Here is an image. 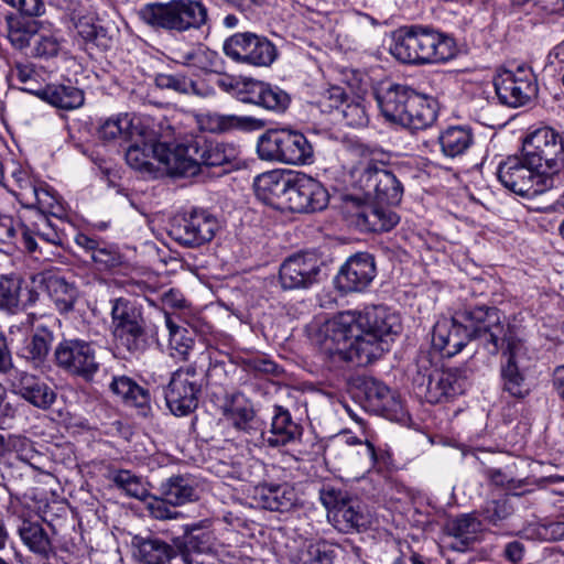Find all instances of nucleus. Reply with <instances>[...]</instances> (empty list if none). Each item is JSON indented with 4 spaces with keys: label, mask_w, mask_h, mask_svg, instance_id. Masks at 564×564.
<instances>
[{
    "label": "nucleus",
    "mask_w": 564,
    "mask_h": 564,
    "mask_svg": "<svg viewBox=\"0 0 564 564\" xmlns=\"http://www.w3.org/2000/svg\"><path fill=\"white\" fill-rule=\"evenodd\" d=\"M402 329L398 314L383 305L346 311L314 327L311 338L323 352L356 366H367L389 349Z\"/></svg>",
    "instance_id": "nucleus-1"
},
{
    "label": "nucleus",
    "mask_w": 564,
    "mask_h": 564,
    "mask_svg": "<svg viewBox=\"0 0 564 564\" xmlns=\"http://www.w3.org/2000/svg\"><path fill=\"white\" fill-rule=\"evenodd\" d=\"M506 316L489 306L465 307L451 318L438 319L432 332V346L443 357L458 354L468 341L475 340L489 355L498 354V339L503 336Z\"/></svg>",
    "instance_id": "nucleus-2"
},
{
    "label": "nucleus",
    "mask_w": 564,
    "mask_h": 564,
    "mask_svg": "<svg viewBox=\"0 0 564 564\" xmlns=\"http://www.w3.org/2000/svg\"><path fill=\"white\" fill-rule=\"evenodd\" d=\"M389 51L398 61L414 65L444 63L457 53L452 36L422 25H412L395 32Z\"/></svg>",
    "instance_id": "nucleus-3"
},
{
    "label": "nucleus",
    "mask_w": 564,
    "mask_h": 564,
    "mask_svg": "<svg viewBox=\"0 0 564 564\" xmlns=\"http://www.w3.org/2000/svg\"><path fill=\"white\" fill-rule=\"evenodd\" d=\"M199 362L200 372L196 364L177 369L164 391L166 405L175 416H186L197 408L203 377L209 381L217 371H224L221 362L212 364L208 352L200 355Z\"/></svg>",
    "instance_id": "nucleus-4"
},
{
    "label": "nucleus",
    "mask_w": 564,
    "mask_h": 564,
    "mask_svg": "<svg viewBox=\"0 0 564 564\" xmlns=\"http://www.w3.org/2000/svg\"><path fill=\"white\" fill-rule=\"evenodd\" d=\"M138 14L152 29L180 33L200 29L208 21V9L199 0L151 2L140 8Z\"/></svg>",
    "instance_id": "nucleus-5"
},
{
    "label": "nucleus",
    "mask_w": 564,
    "mask_h": 564,
    "mask_svg": "<svg viewBox=\"0 0 564 564\" xmlns=\"http://www.w3.org/2000/svg\"><path fill=\"white\" fill-rule=\"evenodd\" d=\"M257 152L263 161L290 165H310L314 162V147L300 131L268 130L257 143Z\"/></svg>",
    "instance_id": "nucleus-6"
},
{
    "label": "nucleus",
    "mask_w": 564,
    "mask_h": 564,
    "mask_svg": "<svg viewBox=\"0 0 564 564\" xmlns=\"http://www.w3.org/2000/svg\"><path fill=\"white\" fill-rule=\"evenodd\" d=\"M176 156L172 155L173 170L178 176H194L200 166H221L236 159L232 145L203 139H186L177 142Z\"/></svg>",
    "instance_id": "nucleus-7"
},
{
    "label": "nucleus",
    "mask_w": 564,
    "mask_h": 564,
    "mask_svg": "<svg viewBox=\"0 0 564 564\" xmlns=\"http://www.w3.org/2000/svg\"><path fill=\"white\" fill-rule=\"evenodd\" d=\"M524 161L554 181L564 171V137L552 127L530 131L522 142Z\"/></svg>",
    "instance_id": "nucleus-8"
},
{
    "label": "nucleus",
    "mask_w": 564,
    "mask_h": 564,
    "mask_svg": "<svg viewBox=\"0 0 564 564\" xmlns=\"http://www.w3.org/2000/svg\"><path fill=\"white\" fill-rule=\"evenodd\" d=\"M130 142L131 144L126 151V161L130 167L144 177L156 178L162 175L161 170L152 162V160H156L164 166L167 174L176 175L171 159L172 155L176 156L174 150L177 142H158L155 134L143 128H140Z\"/></svg>",
    "instance_id": "nucleus-9"
},
{
    "label": "nucleus",
    "mask_w": 564,
    "mask_h": 564,
    "mask_svg": "<svg viewBox=\"0 0 564 564\" xmlns=\"http://www.w3.org/2000/svg\"><path fill=\"white\" fill-rule=\"evenodd\" d=\"M208 528V520L186 524L184 534L173 539V543L184 564H205L203 556L213 554L221 562L238 558L239 551L231 544L215 539Z\"/></svg>",
    "instance_id": "nucleus-10"
},
{
    "label": "nucleus",
    "mask_w": 564,
    "mask_h": 564,
    "mask_svg": "<svg viewBox=\"0 0 564 564\" xmlns=\"http://www.w3.org/2000/svg\"><path fill=\"white\" fill-rule=\"evenodd\" d=\"M497 176L507 189L525 198H533L554 185L553 180L546 177L543 172L532 169L524 161L522 153L521 156H509L500 163Z\"/></svg>",
    "instance_id": "nucleus-11"
},
{
    "label": "nucleus",
    "mask_w": 564,
    "mask_h": 564,
    "mask_svg": "<svg viewBox=\"0 0 564 564\" xmlns=\"http://www.w3.org/2000/svg\"><path fill=\"white\" fill-rule=\"evenodd\" d=\"M53 356L57 368L87 382L94 379L100 368L94 343L82 338L64 337L55 346Z\"/></svg>",
    "instance_id": "nucleus-12"
},
{
    "label": "nucleus",
    "mask_w": 564,
    "mask_h": 564,
    "mask_svg": "<svg viewBox=\"0 0 564 564\" xmlns=\"http://www.w3.org/2000/svg\"><path fill=\"white\" fill-rule=\"evenodd\" d=\"M471 373L468 366L435 369L426 378L419 375L414 381L417 393L429 403H441L463 394L470 383Z\"/></svg>",
    "instance_id": "nucleus-13"
},
{
    "label": "nucleus",
    "mask_w": 564,
    "mask_h": 564,
    "mask_svg": "<svg viewBox=\"0 0 564 564\" xmlns=\"http://www.w3.org/2000/svg\"><path fill=\"white\" fill-rule=\"evenodd\" d=\"M111 328L115 338L129 351L144 348L145 323L134 302L124 297L111 300Z\"/></svg>",
    "instance_id": "nucleus-14"
},
{
    "label": "nucleus",
    "mask_w": 564,
    "mask_h": 564,
    "mask_svg": "<svg viewBox=\"0 0 564 564\" xmlns=\"http://www.w3.org/2000/svg\"><path fill=\"white\" fill-rule=\"evenodd\" d=\"M494 86L500 104L511 108L525 106L538 95L535 75L527 66L498 72Z\"/></svg>",
    "instance_id": "nucleus-15"
},
{
    "label": "nucleus",
    "mask_w": 564,
    "mask_h": 564,
    "mask_svg": "<svg viewBox=\"0 0 564 564\" xmlns=\"http://www.w3.org/2000/svg\"><path fill=\"white\" fill-rule=\"evenodd\" d=\"M224 52L232 61L258 66H270L278 56L275 45L256 33H236L224 43Z\"/></svg>",
    "instance_id": "nucleus-16"
},
{
    "label": "nucleus",
    "mask_w": 564,
    "mask_h": 564,
    "mask_svg": "<svg viewBox=\"0 0 564 564\" xmlns=\"http://www.w3.org/2000/svg\"><path fill=\"white\" fill-rule=\"evenodd\" d=\"M321 501L329 510V518L340 532H359L366 530L371 523V516L360 501L345 499L335 489H323Z\"/></svg>",
    "instance_id": "nucleus-17"
},
{
    "label": "nucleus",
    "mask_w": 564,
    "mask_h": 564,
    "mask_svg": "<svg viewBox=\"0 0 564 564\" xmlns=\"http://www.w3.org/2000/svg\"><path fill=\"white\" fill-rule=\"evenodd\" d=\"M325 457L338 469L369 470L377 462L375 446L369 441L361 443L357 437L346 435L334 437L328 442L325 447Z\"/></svg>",
    "instance_id": "nucleus-18"
},
{
    "label": "nucleus",
    "mask_w": 564,
    "mask_h": 564,
    "mask_svg": "<svg viewBox=\"0 0 564 564\" xmlns=\"http://www.w3.org/2000/svg\"><path fill=\"white\" fill-rule=\"evenodd\" d=\"M497 346L498 351L505 349L503 354L508 355L506 364H502L500 369L503 392L517 399L525 398L530 387L518 366L523 344L518 338L514 327L507 322L503 324V336L498 339Z\"/></svg>",
    "instance_id": "nucleus-19"
},
{
    "label": "nucleus",
    "mask_w": 564,
    "mask_h": 564,
    "mask_svg": "<svg viewBox=\"0 0 564 564\" xmlns=\"http://www.w3.org/2000/svg\"><path fill=\"white\" fill-rule=\"evenodd\" d=\"M219 227L218 219L210 212L194 208L172 225L170 236L184 247L195 248L209 242Z\"/></svg>",
    "instance_id": "nucleus-20"
},
{
    "label": "nucleus",
    "mask_w": 564,
    "mask_h": 564,
    "mask_svg": "<svg viewBox=\"0 0 564 564\" xmlns=\"http://www.w3.org/2000/svg\"><path fill=\"white\" fill-rule=\"evenodd\" d=\"M358 182L365 195L378 204L397 205L401 202L403 186L384 165L368 163L361 171Z\"/></svg>",
    "instance_id": "nucleus-21"
},
{
    "label": "nucleus",
    "mask_w": 564,
    "mask_h": 564,
    "mask_svg": "<svg viewBox=\"0 0 564 564\" xmlns=\"http://www.w3.org/2000/svg\"><path fill=\"white\" fill-rule=\"evenodd\" d=\"M366 411L390 421H403L406 416L403 403L395 392L373 378H364L359 386Z\"/></svg>",
    "instance_id": "nucleus-22"
},
{
    "label": "nucleus",
    "mask_w": 564,
    "mask_h": 564,
    "mask_svg": "<svg viewBox=\"0 0 564 564\" xmlns=\"http://www.w3.org/2000/svg\"><path fill=\"white\" fill-rule=\"evenodd\" d=\"M329 194L316 178L305 174L292 175L286 209L293 213H315L327 207Z\"/></svg>",
    "instance_id": "nucleus-23"
},
{
    "label": "nucleus",
    "mask_w": 564,
    "mask_h": 564,
    "mask_svg": "<svg viewBox=\"0 0 564 564\" xmlns=\"http://www.w3.org/2000/svg\"><path fill=\"white\" fill-rule=\"evenodd\" d=\"M321 260L313 253H296L283 261L279 278L284 290L306 289L318 281Z\"/></svg>",
    "instance_id": "nucleus-24"
},
{
    "label": "nucleus",
    "mask_w": 564,
    "mask_h": 564,
    "mask_svg": "<svg viewBox=\"0 0 564 564\" xmlns=\"http://www.w3.org/2000/svg\"><path fill=\"white\" fill-rule=\"evenodd\" d=\"M376 276L373 257L358 252L348 258L336 275L338 289L345 293L364 291Z\"/></svg>",
    "instance_id": "nucleus-25"
},
{
    "label": "nucleus",
    "mask_w": 564,
    "mask_h": 564,
    "mask_svg": "<svg viewBox=\"0 0 564 564\" xmlns=\"http://www.w3.org/2000/svg\"><path fill=\"white\" fill-rule=\"evenodd\" d=\"M239 99L278 113L285 111L291 101L289 94L280 87L259 80L245 83Z\"/></svg>",
    "instance_id": "nucleus-26"
},
{
    "label": "nucleus",
    "mask_w": 564,
    "mask_h": 564,
    "mask_svg": "<svg viewBox=\"0 0 564 564\" xmlns=\"http://www.w3.org/2000/svg\"><path fill=\"white\" fill-rule=\"evenodd\" d=\"M302 433V426L293 421L289 410L274 405L270 429L262 433V438L268 446L280 447L299 441Z\"/></svg>",
    "instance_id": "nucleus-27"
},
{
    "label": "nucleus",
    "mask_w": 564,
    "mask_h": 564,
    "mask_svg": "<svg viewBox=\"0 0 564 564\" xmlns=\"http://www.w3.org/2000/svg\"><path fill=\"white\" fill-rule=\"evenodd\" d=\"M291 183L292 175L270 171L258 175L253 186L261 200L272 206L286 208Z\"/></svg>",
    "instance_id": "nucleus-28"
},
{
    "label": "nucleus",
    "mask_w": 564,
    "mask_h": 564,
    "mask_svg": "<svg viewBox=\"0 0 564 564\" xmlns=\"http://www.w3.org/2000/svg\"><path fill=\"white\" fill-rule=\"evenodd\" d=\"M415 94L416 91L406 85L391 84L377 90L376 100L382 116L388 121L398 123Z\"/></svg>",
    "instance_id": "nucleus-29"
},
{
    "label": "nucleus",
    "mask_w": 564,
    "mask_h": 564,
    "mask_svg": "<svg viewBox=\"0 0 564 564\" xmlns=\"http://www.w3.org/2000/svg\"><path fill=\"white\" fill-rule=\"evenodd\" d=\"M21 243L28 252L42 254L45 246H62L63 235L43 216L32 226L22 227Z\"/></svg>",
    "instance_id": "nucleus-30"
},
{
    "label": "nucleus",
    "mask_w": 564,
    "mask_h": 564,
    "mask_svg": "<svg viewBox=\"0 0 564 564\" xmlns=\"http://www.w3.org/2000/svg\"><path fill=\"white\" fill-rule=\"evenodd\" d=\"M135 558L143 564H170L178 555L174 544L171 545L156 536L135 535L132 539Z\"/></svg>",
    "instance_id": "nucleus-31"
},
{
    "label": "nucleus",
    "mask_w": 564,
    "mask_h": 564,
    "mask_svg": "<svg viewBox=\"0 0 564 564\" xmlns=\"http://www.w3.org/2000/svg\"><path fill=\"white\" fill-rule=\"evenodd\" d=\"M14 392L32 405L47 410L56 400V393L40 378L23 372L13 383Z\"/></svg>",
    "instance_id": "nucleus-32"
},
{
    "label": "nucleus",
    "mask_w": 564,
    "mask_h": 564,
    "mask_svg": "<svg viewBox=\"0 0 564 564\" xmlns=\"http://www.w3.org/2000/svg\"><path fill=\"white\" fill-rule=\"evenodd\" d=\"M437 118L434 99L419 93L412 97L398 124L411 130H423L431 127Z\"/></svg>",
    "instance_id": "nucleus-33"
},
{
    "label": "nucleus",
    "mask_w": 564,
    "mask_h": 564,
    "mask_svg": "<svg viewBox=\"0 0 564 564\" xmlns=\"http://www.w3.org/2000/svg\"><path fill=\"white\" fill-rule=\"evenodd\" d=\"M18 533L23 544L41 560L48 561L56 555L52 540L40 522L22 519Z\"/></svg>",
    "instance_id": "nucleus-34"
},
{
    "label": "nucleus",
    "mask_w": 564,
    "mask_h": 564,
    "mask_svg": "<svg viewBox=\"0 0 564 564\" xmlns=\"http://www.w3.org/2000/svg\"><path fill=\"white\" fill-rule=\"evenodd\" d=\"M223 414L238 431L249 433L254 429L256 411L253 404L240 392H235L226 397L223 405Z\"/></svg>",
    "instance_id": "nucleus-35"
},
{
    "label": "nucleus",
    "mask_w": 564,
    "mask_h": 564,
    "mask_svg": "<svg viewBox=\"0 0 564 564\" xmlns=\"http://www.w3.org/2000/svg\"><path fill=\"white\" fill-rule=\"evenodd\" d=\"M441 152L448 159L466 155L475 144V135L468 126H449L437 137Z\"/></svg>",
    "instance_id": "nucleus-36"
},
{
    "label": "nucleus",
    "mask_w": 564,
    "mask_h": 564,
    "mask_svg": "<svg viewBox=\"0 0 564 564\" xmlns=\"http://www.w3.org/2000/svg\"><path fill=\"white\" fill-rule=\"evenodd\" d=\"M198 123L203 130L213 133H224L235 129H259L264 122L253 117H239L235 115H221L206 112L198 116Z\"/></svg>",
    "instance_id": "nucleus-37"
},
{
    "label": "nucleus",
    "mask_w": 564,
    "mask_h": 564,
    "mask_svg": "<svg viewBox=\"0 0 564 564\" xmlns=\"http://www.w3.org/2000/svg\"><path fill=\"white\" fill-rule=\"evenodd\" d=\"M381 205H367L357 213L356 221L361 230L370 232L390 231L399 223V216Z\"/></svg>",
    "instance_id": "nucleus-38"
},
{
    "label": "nucleus",
    "mask_w": 564,
    "mask_h": 564,
    "mask_svg": "<svg viewBox=\"0 0 564 564\" xmlns=\"http://www.w3.org/2000/svg\"><path fill=\"white\" fill-rule=\"evenodd\" d=\"M259 500L264 509L276 512H289L300 503L296 489L286 482L263 487Z\"/></svg>",
    "instance_id": "nucleus-39"
},
{
    "label": "nucleus",
    "mask_w": 564,
    "mask_h": 564,
    "mask_svg": "<svg viewBox=\"0 0 564 564\" xmlns=\"http://www.w3.org/2000/svg\"><path fill=\"white\" fill-rule=\"evenodd\" d=\"M160 495L173 507L198 499L195 480L188 475H174L161 482Z\"/></svg>",
    "instance_id": "nucleus-40"
},
{
    "label": "nucleus",
    "mask_w": 564,
    "mask_h": 564,
    "mask_svg": "<svg viewBox=\"0 0 564 564\" xmlns=\"http://www.w3.org/2000/svg\"><path fill=\"white\" fill-rule=\"evenodd\" d=\"M109 389L126 404L139 408L143 413L150 408L149 390L139 386L127 376H115L109 384Z\"/></svg>",
    "instance_id": "nucleus-41"
},
{
    "label": "nucleus",
    "mask_w": 564,
    "mask_h": 564,
    "mask_svg": "<svg viewBox=\"0 0 564 564\" xmlns=\"http://www.w3.org/2000/svg\"><path fill=\"white\" fill-rule=\"evenodd\" d=\"M480 531V521L471 514H460L446 523L447 534L455 539L451 547L456 551H465Z\"/></svg>",
    "instance_id": "nucleus-42"
},
{
    "label": "nucleus",
    "mask_w": 564,
    "mask_h": 564,
    "mask_svg": "<svg viewBox=\"0 0 564 564\" xmlns=\"http://www.w3.org/2000/svg\"><path fill=\"white\" fill-rule=\"evenodd\" d=\"M44 101L65 110L79 108L84 104V91L72 85H50L36 93Z\"/></svg>",
    "instance_id": "nucleus-43"
},
{
    "label": "nucleus",
    "mask_w": 564,
    "mask_h": 564,
    "mask_svg": "<svg viewBox=\"0 0 564 564\" xmlns=\"http://www.w3.org/2000/svg\"><path fill=\"white\" fill-rule=\"evenodd\" d=\"M47 294L61 314H68L74 311L79 292L75 284L69 283L62 276H50L45 281Z\"/></svg>",
    "instance_id": "nucleus-44"
},
{
    "label": "nucleus",
    "mask_w": 564,
    "mask_h": 564,
    "mask_svg": "<svg viewBox=\"0 0 564 564\" xmlns=\"http://www.w3.org/2000/svg\"><path fill=\"white\" fill-rule=\"evenodd\" d=\"M53 340V332L46 326L39 325L31 336L24 340L21 348V356L40 365L48 356Z\"/></svg>",
    "instance_id": "nucleus-45"
},
{
    "label": "nucleus",
    "mask_w": 564,
    "mask_h": 564,
    "mask_svg": "<svg viewBox=\"0 0 564 564\" xmlns=\"http://www.w3.org/2000/svg\"><path fill=\"white\" fill-rule=\"evenodd\" d=\"M155 84L161 89H171L183 95H195L206 98L214 90L202 82L193 80L182 74H159Z\"/></svg>",
    "instance_id": "nucleus-46"
},
{
    "label": "nucleus",
    "mask_w": 564,
    "mask_h": 564,
    "mask_svg": "<svg viewBox=\"0 0 564 564\" xmlns=\"http://www.w3.org/2000/svg\"><path fill=\"white\" fill-rule=\"evenodd\" d=\"M11 177L19 188V192H14V194L24 205L35 207L45 203L44 197L48 196V193L37 187L26 171L15 166L11 172Z\"/></svg>",
    "instance_id": "nucleus-47"
},
{
    "label": "nucleus",
    "mask_w": 564,
    "mask_h": 564,
    "mask_svg": "<svg viewBox=\"0 0 564 564\" xmlns=\"http://www.w3.org/2000/svg\"><path fill=\"white\" fill-rule=\"evenodd\" d=\"M140 127L135 126L132 118L128 115H119L107 119L98 130L99 137L105 141H113L116 139L133 140Z\"/></svg>",
    "instance_id": "nucleus-48"
},
{
    "label": "nucleus",
    "mask_w": 564,
    "mask_h": 564,
    "mask_svg": "<svg viewBox=\"0 0 564 564\" xmlns=\"http://www.w3.org/2000/svg\"><path fill=\"white\" fill-rule=\"evenodd\" d=\"M8 451L14 453L21 462L28 464L35 470H41L43 455L36 451L33 442L24 436H10L7 441Z\"/></svg>",
    "instance_id": "nucleus-49"
},
{
    "label": "nucleus",
    "mask_w": 564,
    "mask_h": 564,
    "mask_svg": "<svg viewBox=\"0 0 564 564\" xmlns=\"http://www.w3.org/2000/svg\"><path fill=\"white\" fill-rule=\"evenodd\" d=\"M8 40L17 50H23L33 43L36 33L35 23L19 18L7 19Z\"/></svg>",
    "instance_id": "nucleus-50"
},
{
    "label": "nucleus",
    "mask_w": 564,
    "mask_h": 564,
    "mask_svg": "<svg viewBox=\"0 0 564 564\" xmlns=\"http://www.w3.org/2000/svg\"><path fill=\"white\" fill-rule=\"evenodd\" d=\"M22 279L15 275L0 278V308L12 312L19 307Z\"/></svg>",
    "instance_id": "nucleus-51"
},
{
    "label": "nucleus",
    "mask_w": 564,
    "mask_h": 564,
    "mask_svg": "<svg viewBox=\"0 0 564 564\" xmlns=\"http://www.w3.org/2000/svg\"><path fill=\"white\" fill-rule=\"evenodd\" d=\"M165 323L170 332L171 355L180 360H186L193 349V339L185 336L186 330L172 323L171 318L165 316Z\"/></svg>",
    "instance_id": "nucleus-52"
},
{
    "label": "nucleus",
    "mask_w": 564,
    "mask_h": 564,
    "mask_svg": "<svg viewBox=\"0 0 564 564\" xmlns=\"http://www.w3.org/2000/svg\"><path fill=\"white\" fill-rule=\"evenodd\" d=\"M115 485L122 489L127 495L139 500H145L149 496L148 490L140 479L129 470H119L113 476Z\"/></svg>",
    "instance_id": "nucleus-53"
},
{
    "label": "nucleus",
    "mask_w": 564,
    "mask_h": 564,
    "mask_svg": "<svg viewBox=\"0 0 564 564\" xmlns=\"http://www.w3.org/2000/svg\"><path fill=\"white\" fill-rule=\"evenodd\" d=\"M145 501V509L149 514L156 520H172L183 517V513L175 510L165 497L160 496H148Z\"/></svg>",
    "instance_id": "nucleus-54"
},
{
    "label": "nucleus",
    "mask_w": 564,
    "mask_h": 564,
    "mask_svg": "<svg viewBox=\"0 0 564 564\" xmlns=\"http://www.w3.org/2000/svg\"><path fill=\"white\" fill-rule=\"evenodd\" d=\"M58 39L48 32H36L32 43V55L40 58H51L58 54Z\"/></svg>",
    "instance_id": "nucleus-55"
},
{
    "label": "nucleus",
    "mask_w": 564,
    "mask_h": 564,
    "mask_svg": "<svg viewBox=\"0 0 564 564\" xmlns=\"http://www.w3.org/2000/svg\"><path fill=\"white\" fill-rule=\"evenodd\" d=\"M343 120L348 127L362 128L369 122V117L364 102L359 99H351L339 110Z\"/></svg>",
    "instance_id": "nucleus-56"
},
{
    "label": "nucleus",
    "mask_w": 564,
    "mask_h": 564,
    "mask_svg": "<svg viewBox=\"0 0 564 564\" xmlns=\"http://www.w3.org/2000/svg\"><path fill=\"white\" fill-rule=\"evenodd\" d=\"M511 512L512 507L507 498L487 501L481 510L484 519L491 524H498L500 521L507 519Z\"/></svg>",
    "instance_id": "nucleus-57"
},
{
    "label": "nucleus",
    "mask_w": 564,
    "mask_h": 564,
    "mask_svg": "<svg viewBox=\"0 0 564 564\" xmlns=\"http://www.w3.org/2000/svg\"><path fill=\"white\" fill-rule=\"evenodd\" d=\"M76 29L85 41L93 42L96 45H106L107 31L104 26L87 19H82L76 24Z\"/></svg>",
    "instance_id": "nucleus-58"
},
{
    "label": "nucleus",
    "mask_w": 564,
    "mask_h": 564,
    "mask_svg": "<svg viewBox=\"0 0 564 564\" xmlns=\"http://www.w3.org/2000/svg\"><path fill=\"white\" fill-rule=\"evenodd\" d=\"M90 259L104 269H111L121 263V257L118 249L104 241H101Z\"/></svg>",
    "instance_id": "nucleus-59"
},
{
    "label": "nucleus",
    "mask_w": 564,
    "mask_h": 564,
    "mask_svg": "<svg viewBox=\"0 0 564 564\" xmlns=\"http://www.w3.org/2000/svg\"><path fill=\"white\" fill-rule=\"evenodd\" d=\"M332 547L325 542L310 544L303 564H333Z\"/></svg>",
    "instance_id": "nucleus-60"
},
{
    "label": "nucleus",
    "mask_w": 564,
    "mask_h": 564,
    "mask_svg": "<svg viewBox=\"0 0 564 564\" xmlns=\"http://www.w3.org/2000/svg\"><path fill=\"white\" fill-rule=\"evenodd\" d=\"M206 59V52L198 47V48H191L189 51L185 53H181L176 62L186 65V66H193L200 69H206L208 66L205 63Z\"/></svg>",
    "instance_id": "nucleus-61"
},
{
    "label": "nucleus",
    "mask_w": 564,
    "mask_h": 564,
    "mask_svg": "<svg viewBox=\"0 0 564 564\" xmlns=\"http://www.w3.org/2000/svg\"><path fill=\"white\" fill-rule=\"evenodd\" d=\"M326 107L330 109L340 110L346 102V94L341 87H330L323 96L322 101Z\"/></svg>",
    "instance_id": "nucleus-62"
},
{
    "label": "nucleus",
    "mask_w": 564,
    "mask_h": 564,
    "mask_svg": "<svg viewBox=\"0 0 564 564\" xmlns=\"http://www.w3.org/2000/svg\"><path fill=\"white\" fill-rule=\"evenodd\" d=\"M485 477L495 486L501 488H511L513 479L500 468L486 467L482 470Z\"/></svg>",
    "instance_id": "nucleus-63"
},
{
    "label": "nucleus",
    "mask_w": 564,
    "mask_h": 564,
    "mask_svg": "<svg viewBox=\"0 0 564 564\" xmlns=\"http://www.w3.org/2000/svg\"><path fill=\"white\" fill-rule=\"evenodd\" d=\"M15 8L28 17H37L44 12L42 0H18Z\"/></svg>",
    "instance_id": "nucleus-64"
}]
</instances>
